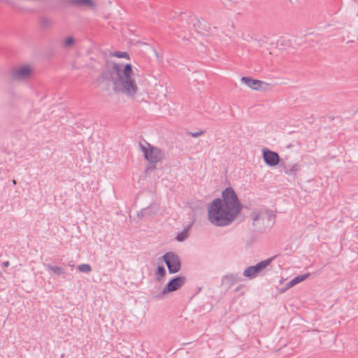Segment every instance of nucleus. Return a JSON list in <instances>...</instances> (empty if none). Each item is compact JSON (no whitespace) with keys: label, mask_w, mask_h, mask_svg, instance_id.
<instances>
[{"label":"nucleus","mask_w":358,"mask_h":358,"mask_svg":"<svg viewBox=\"0 0 358 358\" xmlns=\"http://www.w3.org/2000/svg\"><path fill=\"white\" fill-rule=\"evenodd\" d=\"M280 167L284 171L285 173L286 174V171H288V168L287 167L285 163L282 162L279 164Z\"/></svg>","instance_id":"nucleus-23"},{"label":"nucleus","mask_w":358,"mask_h":358,"mask_svg":"<svg viewBox=\"0 0 358 358\" xmlns=\"http://www.w3.org/2000/svg\"><path fill=\"white\" fill-rule=\"evenodd\" d=\"M134 76L133 66L131 64L114 63L111 66H107L102 71L97 80L100 83L111 81L114 93L134 97L138 91Z\"/></svg>","instance_id":"nucleus-2"},{"label":"nucleus","mask_w":358,"mask_h":358,"mask_svg":"<svg viewBox=\"0 0 358 358\" xmlns=\"http://www.w3.org/2000/svg\"><path fill=\"white\" fill-rule=\"evenodd\" d=\"M310 275L309 273H307L303 275H299L296 277H294L292 280H291L287 284V288H291L292 287L294 286L295 285L305 280L308 278Z\"/></svg>","instance_id":"nucleus-11"},{"label":"nucleus","mask_w":358,"mask_h":358,"mask_svg":"<svg viewBox=\"0 0 358 358\" xmlns=\"http://www.w3.org/2000/svg\"><path fill=\"white\" fill-rule=\"evenodd\" d=\"M162 259L170 274L176 273L180 270L181 262L177 254L173 252H167L162 256Z\"/></svg>","instance_id":"nucleus-4"},{"label":"nucleus","mask_w":358,"mask_h":358,"mask_svg":"<svg viewBox=\"0 0 358 358\" xmlns=\"http://www.w3.org/2000/svg\"><path fill=\"white\" fill-rule=\"evenodd\" d=\"M45 267L48 271H52L57 275H60L65 273L64 269L60 266H52L51 264H46Z\"/></svg>","instance_id":"nucleus-13"},{"label":"nucleus","mask_w":358,"mask_h":358,"mask_svg":"<svg viewBox=\"0 0 358 358\" xmlns=\"http://www.w3.org/2000/svg\"><path fill=\"white\" fill-rule=\"evenodd\" d=\"M262 157L264 163L271 167L277 166L280 162L278 153L268 148L263 149Z\"/></svg>","instance_id":"nucleus-7"},{"label":"nucleus","mask_w":358,"mask_h":358,"mask_svg":"<svg viewBox=\"0 0 358 358\" xmlns=\"http://www.w3.org/2000/svg\"><path fill=\"white\" fill-rule=\"evenodd\" d=\"M39 23L40 26L43 29H49L52 25V20L49 17L45 16L41 17L40 18Z\"/></svg>","instance_id":"nucleus-14"},{"label":"nucleus","mask_w":358,"mask_h":358,"mask_svg":"<svg viewBox=\"0 0 358 358\" xmlns=\"http://www.w3.org/2000/svg\"><path fill=\"white\" fill-rule=\"evenodd\" d=\"M152 164L151 166H150L147 168V170L153 171L154 169H155V168H156L155 164Z\"/></svg>","instance_id":"nucleus-25"},{"label":"nucleus","mask_w":358,"mask_h":358,"mask_svg":"<svg viewBox=\"0 0 358 358\" xmlns=\"http://www.w3.org/2000/svg\"><path fill=\"white\" fill-rule=\"evenodd\" d=\"M300 168V164H294L290 169H288V171H286V174L288 176H296V173L299 171Z\"/></svg>","instance_id":"nucleus-15"},{"label":"nucleus","mask_w":358,"mask_h":358,"mask_svg":"<svg viewBox=\"0 0 358 358\" xmlns=\"http://www.w3.org/2000/svg\"><path fill=\"white\" fill-rule=\"evenodd\" d=\"M274 259L275 257H272L257 263L256 265L247 267L243 271V275L250 279L255 278L259 273L264 270Z\"/></svg>","instance_id":"nucleus-5"},{"label":"nucleus","mask_w":358,"mask_h":358,"mask_svg":"<svg viewBox=\"0 0 358 358\" xmlns=\"http://www.w3.org/2000/svg\"><path fill=\"white\" fill-rule=\"evenodd\" d=\"M241 81L254 90H260L264 83L262 81L251 78L250 77L243 76Z\"/></svg>","instance_id":"nucleus-9"},{"label":"nucleus","mask_w":358,"mask_h":358,"mask_svg":"<svg viewBox=\"0 0 358 358\" xmlns=\"http://www.w3.org/2000/svg\"><path fill=\"white\" fill-rule=\"evenodd\" d=\"M156 275L158 280L166 275V269L163 266H158L156 271Z\"/></svg>","instance_id":"nucleus-17"},{"label":"nucleus","mask_w":358,"mask_h":358,"mask_svg":"<svg viewBox=\"0 0 358 358\" xmlns=\"http://www.w3.org/2000/svg\"><path fill=\"white\" fill-rule=\"evenodd\" d=\"M115 56H116L119 58H129V54L126 52L117 51L115 53Z\"/></svg>","instance_id":"nucleus-21"},{"label":"nucleus","mask_w":358,"mask_h":358,"mask_svg":"<svg viewBox=\"0 0 358 358\" xmlns=\"http://www.w3.org/2000/svg\"><path fill=\"white\" fill-rule=\"evenodd\" d=\"M9 262L8 261H6V262H3V266H9Z\"/></svg>","instance_id":"nucleus-26"},{"label":"nucleus","mask_w":358,"mask_h":358,"mask_svg":"<svg viewBox=\"0 0 358 358\" xmlns=\"http://www.w3.org/2000/svg\"><path fill=\"white\" fill-rule=\"evenodd\" d=\"M186 278L185 276H176L171 279L163 290L157 295V298H163L164 295L180 289L185 282Z\"/></svg>","instance_id":"nucleus-6"},{"label":"nucleus","mask_w":358,"mask_h":358,"mask_svg":"<svg viewBox=\"0 0 358 358\" xmlns=\"http://www.w3.org/2000/svg\"><path fill=\"white\" fill-rule=\"evenodd\" d=\"M238 195L232 187H227L222 192V198H216L208 207L210 222L217 227L230 225L243 210Z\"/></svg>","instance_id":"nucleus-1"},{"label":"nucleus","mask_w":358,"mask_h":358,"mask_svg":"<svg viewBox=\"0 0 358 358\" xmlns=\"http://www.w3.org/2000/svg\"><path fill=\"white\" fill-rule=\"evenodd\" d=\"M250 216L253 221H257L260 217V213L258 212H252Z\"/></svg>","instance_id":"nucleus-22"},{"label":"nucleus","mask_w":358,"mask_h":358,"mask_svg":"<svg viewBox=\"0 0 358 358\" xmlns=\"http://www.w3.org/2000/svg\"><path fill=\"white\" fill-rule=\"evenodd\" d=\"M240 287H241V286L238 287L236 288V291L240 290Z\"/></svg>","instance_id":"nucleus-28"},{"label":"nucleus","mask_w":358,"mask_h":358,"mask_svg":"<svg viewBox=\"0 0 358 358\" xmlns=\"http://www.w3.org/2000/svg\"><path fill=\"white\" fill-rule=\"evenodd\" d=\"M176 34L178 35L179 37H183V38H185V36H182L181 35L180 33H176Z\"/></svg>","instance_id":"nucleus-27"},{"label":"nucleus","mask_w":358,"mask_h":358,"mask_svg":"<svg viewBox=\"0 0 358 358\" xmlns=\"http://www.w3.org/2000/svg\"><path fill=\"white\" fill-rule=\"evenodd\" d=\"M78 269L83 273H89L92 271V266L88 264H83L78 266Z\"/></svg>","instance_id":"nucleus-18"},{"label":"nucleus","mask_w":358,"mask_h":358,"mask_svg":"<svg viewBox=\"0 0 358 358\" xmlns=\"http://www.w3.org/2000/svg\"><path fill=\"white\" fill-rule=\"evenodd\" d=\"M204 133H205V131H203V130H201V131H196V132L189 131V132H187V135L190 136L192 137L196 138V137H199V136L203 135Z\"/></svg>","instance_id":"nucleus-20"},{"label":"nucleus","mask_w":358,"mask_h":358,"mask_svg":"<svg viewBox=\"0 0 358 358\" xmlns=\"http://www.w3.org/2000/svg\"><path fill=\"white\" fill-rule=\"evenodd\" d=\"M147 144L148 148L144 147L142 144H140V146L144 154L145 159L148 160L150 164H156L165 158L164 152L160 148L152 146L148 143H147Z\"/></svg>","instance_id":"nucleus-3"},{"label":"nucleus","mask_w":358,"mask_h":358,"mask_svg":"<svg viewBox=\"0 0 358 358\" xmlns=\"http://www.w3.org/2000/svg\"><path fill=\"white\" fill-rule=\"evenodd\" d=\"M185 22H184L183 20H181V23H182V24H181V25H178V28H180H180H182V29L181 30V31H182V32H184V33H185V32H186V31H187V30H186V29H185V24H184Z\"/></svg>","instance_id":"nucleus-24"},{"label":"nucleus","mask_w":358,"mask_h":358,"mask_svg":"<svg viewBox=\"0 0 358 358\" xmlns=\"http://www.w3.org/2000/svg\"><path fill=\"white\" fill-rule=\"evenodd\" d=\"M72 1L77 5L94 6V3L92 0H72Z\"/></svg>","instance_id":"nucleus-16"},{"label":"nucleus","mask_w":358,"mask_h":358,"mask_svg":"<svg viewBox=\"0 0 358 358\" xmlns=\"http://www.w3.org/2000/svg\"><path fill=\"white\" fill-rule=\"evenodd\" d=\"M31 73V69L29 66H21L13 70L12 78L15 80H22L29 78Z\"/></svg>","instance_id":"nucleus-8"},{"label":"nucleus","mask_w":358,"mask_h":358,"mask_svg":"<svg viewBox=\"0 0 358 358\" xmlns=\"http://www.w3.org/2000/svg\"><path fill=\"white\" fill-rule=\"evenodd\" d=\"M187 235V230H183L182 231H181L180 233H179L177 235L176 240L178 241L182 242L186 238Z\"/></svg>","instance_id":"nucleus-19"},{"label":"nucleus","mask_w":358,"mask_h":358,"mask_svg":"<svg viewBox=\"0 0 358 358\" xmlns=\"http://www.w3.org/2000/svg\"><path fill=\"white\" fill-rule=\"evenodd\" d=\"M155 204L153 203L152 204L150 205L148 207H146L145 208L141 209L139 212L137 213V216L140 218L145 217H152L156 213V210L153 209V206Z\"/></svg>","instance_id":"nucleus-10"},{"label":"nucleus","mask_w":358,"mask_h":358,"mask_svg":"<svg viewBox=\"0 0 358 358\" xmlns=\"http://www.w3.org/2000/svg\"><path fill=\"white\" fill-rule=\"evenodd\" d=\"M75 38L73 36H70L66 38L64 40H63L61 42L60 45L62 48H70L73 47L75 45Z\"/></svg>","instance_id":"nucleus-12"}]
</instances>
